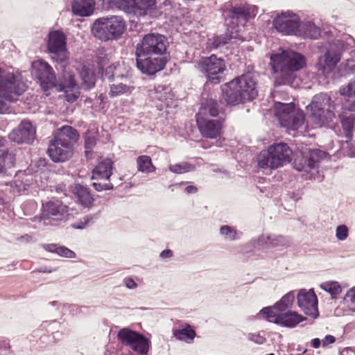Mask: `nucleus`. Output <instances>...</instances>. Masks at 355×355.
<instances>
[{
	"mask_svg": "<svg viewBox=\"0 0 355 355\" xmlns=\"http://www.w3.org/2000/svg\"><path fill=\"white\" fill-rule=\"evenodd\" d=\"M168 46L165 35L157 33L145 34L135 48L137 69L149 76L163 70L167 62Z\"/></svg>",
	"mask_w": 355,
	"mask_h": 355,
	"instance_id": "obj_1",
	"label": "nucleus"
},
{
	"mask_svg": "<svg viewBox=\"0 0 355 355\" xmlns=\"http://www.w3.org/2000/svg\"><path fill=\"white\" fill-rule=\"evenodd\" d=\"M258 75L248 72L221 87L223 97L227 104L235 105L254 99L258 95Z\"/></svg>",
	"mask_w": 355,
	"mask_h": 355,
	"instance_id": "obj_2",
	"label": "nucleus"
},
{
	"mask_svg": "<svg viewBox=\"0 0 355 355\" xmlns=\"http://www.w3.org/2000/svg\"><path fill=\"white\" fill-rule=\"evenodd\" d=\"M270 66L277 76V85H286L293 79L294 73L306 66V58L295 51L282 50L270 55Z\"/></svg>",
	"mask_w": 355,
	"mask_h": 355,
	"instance_id": "obj_3",
	"label": "nucleus"
},
{
	"mask_svg": "<svg viewBox=\"0 0 355 355\" xmlns=\"http://www.w3.org/2000/svg\"><path fill=\"white\" fill-rule=\"evenodd\" d=\"M79 139L76 129L70 125L58 128L53 137L49 141L47 153L51 159L55 162H64L73 154L74 145Z\"/></svg>",
	"mask_w": 355,
	"mask_h": 355,
	"instance_id": "obj_4",
	"label": "nucleus"
},
{
	"mask_svg": "<svg viewBox=\"0 0 355 355\" xmlns=\"http://www.w3.org/2000/svg\"><path fill=\"white\" fill-rule=\"evenodd\" d=\"M21 72L12 66L0 64V114L8 110L6 102L14 103L22 95Z\"/></svg>",
	"mask_w": 355,
	"mask_h": 355,
	"instance_id": "obj_5",
	"label": "nucleus"
},
{
	"mask_svg": "<svg viewBox=\"0 0 355 355\" xmlns=\"http://www.w3.org/2000/svg\"><path fill=\"white\" fill-rule=\"evenodd\" d=\"M354 46V39L346 33L328 42L325 53L319 58L316 64L317 69L324 74L330 73L340 62L343 52Z\"/></svg>",
	"mask_w": 355,
	"mask_h": 355,
	"instance_id": "obj_6",
	"label": "nucleus"
},
{
	"mask_svg": "<svg viewBox=\"0 0 355 355\" xmlns=\"http://www.w3.org/2000/svg\"><path fill=\"white\" fill-rule=\"evenodd\" d=\"M126 28L125 20L118 15L97 18L91 26L92 34L101 42L117 40Z\"/></svg>",
	"mask_w": 355,
	"mask_h": 355,
	"instance_id": "obj_7",
	"label": "nucleus"
},
{
	"mask_svg": "<svg viewBox=\"0 0 355 355\" xmlns=\"http://www.w3.org/2000/svg\"><path fill=\"white\" fill-rule=\"evenodd\" d=\"M311 112V118L320 126L333 127L336 115V104L326 93H320L313 96L311 103L306 107Z\"/></svg>",
	"mask_w": 355,
	"mask_h": 355,
	"instance_id": "obj_8",
	"label": "nucleus"
},
{
	"mask_svg": "<svg viewBox=\"0 0 355 355\" xmlns=\"http://www.w3.org/2000/svg\"><path fill=\"white\" fill-rule=\"evenodd\" d=\"M68 216V207L58 200H51L42 203V216L24 220V225L31 226V221L35 223L33 228L38 227L42 222L44 225L57 226L62 221H65Z\"/></svg>",
	"mask_w": 355,
	"mask_h": 355,
	"instance_id": "obj_9",
	"label": "nucleus"
},
{
	"mask_svg": "<svg viewBox=\"0 0 355 355\" xmlns=\"http://www.w3.org/2000/svg\"><path fill=\"white\" fill-rule=\"evenodd\" d=\"M257 9L256 6L248 3L230 6L227 13L230 19L227 27L231 29V37L241 41L244 40L241 32L248 20L256 16Z\"/></svg>",
	"mask_w": 355,
	"mask_h": 355,
	"instance_id": "obj_10",
	"label": "nucleus"
},
{
	"mask_svg": "<svg viewBox=\"0 0 355 355\" xmlns=\"http://www.w3.org/2000/svg\"><path fill=\"white\" fill-rule=\"evenodd\" d=\"M291 150L286 144L280 143L263 150L257 156L258 166L261 168H277L284 162L291 161Z\"/></svg>",
	"mask_w": 355,
	"mask_h": 355,
	"instance_id": "obj_11",
	"label": "nucleus"
},
{
	"mask_svg": "<svg viewBox=\"0 0 355 355\" xmlns=\"http://www.w3.org/2000/svg\"><path fill=\"white\" fill-rule=\"evenodd\" d=\"M274 111L281 125L288 130H297L304 125L305 119L304 112L297 108L293 103L275 102Z\"/></svg>",
	"mask_w": 355,
	"mask_h": 355,
	"instance_id": "obj_12",
	"label": "nucleus"
},
{
	"mask_svg": "<svg viewBox=\"0 0 355 355\" xmlns=\"http://www.w3.org/2000/svg\"><path fill=\"white\" fill-rule=\"evenodd\" d=\"M195 67L209 81L215 84L220 83L219 75L226 69L224 59L218 58L214 54L200 58L196 62Z\"/></svg>",
	"mask_w": 355,
	"mask_h": 355,
	"instance_id": "obj_13",
	"label": "nucleus"
},
{
	"mask_svg": "<svg viewBox=\"0 0 355 355\" xmlns=\"http://www.w3.org/2000/svg\"><path fill=\"white\" fill-rule=\"evenodd\" d=\"M258 315H261L263 318L270 322L288 328H293L301 322L306 320V317L295 311L290 310L284 313H276L270 306L263 308Z\"/></svg>",
	"mask_w": 355,
	"mask_h": 355,
	"instance_id": "obj_14",
	"label": "nucleus"
},
{
	"mask_svg": "<svg viewBox=\"0 0 355 355\" xmlns=\"http://www.w3.org/2000/svg\"><path fill=\"white\" fill-rule=\"evenodd\" d=\"M47 50L51 59L64 65L68 60L67 36L61 31L49 33L47 41Z\"/></svg>",
	"mask_w": 355,
	"mask_h": 355,
	"instance_id": "obj_15",
	"label": "nucleus"
},
{
	"mask_svg": "<svg viewBox=\"0 0 355 355\" xmlns=\"http://www.w3.org/2000/svg\"><path fill=\"white\" fill-rule=\"evenodd\" d=\"M121 343L130 347L133 351L141 355L146 354L150 347V340L142 334L128 328L121 329L117 334Z\"/></svg>",
	"mask_w": 355,
	"mask_h": 355,
	"instance_id": "obj_16",
	"label": "nucleus"
},
{
	"mask_svg": "<svg viewBox=\"0 0 355 355\" xmlns=\"http://www.w3.org/2000/svg\"><path fill=\"white\" fill-rule=\"evenodd\" d=\"M31 74L37 80L44 92H47L55 85V73L52 67L43 60H37L32 62Z\"/></svg>",
	"mask_w": 355,
	"mask_h": 355,
	"instance_id": "obj_17",
	"label": "nucleus"
},
{
	"mask_svg": "<svg viewBox=\"0 0 355 355\" xmlns=\"http://www.w3.org/2000/svg\"><path fill=\"white\" fill-rule=\"evenodd\" d=\"M300 22L299 16L291 10L277 13L272 21L275 29L285 35H295Z\"/></svg>",
	"mask_w": 355,
	"mask_h": 355,
	"instance_id": "obj_18",
	"label": "nucleus"
},
{
	"mask_svg": "<svg viewBox=\"0 0 355 355\" xmlns=\"http://www.w3.org/2000/svg\"><path fill=\"white\" fill-rule=\"evenodd\" d=\"M325 156L326 153L323 150L306 148L302 152V158L295 160V168L299 171L306 172L318 168V163Z\"/></svg>",
	"mask_w": 355,
	"mask_h": 355,
	"instance_id": "obj_19",
	"label": "nucleus"
},
{
	"mask_svg": "<svg viewBox=\"0 0 355 355\" xmlns=\"http://www.w3.org/2000/svg\"><path fill=\"white\" fill-rule=\"evenodd\" d=\"M297 305L307 315L316 318L319 315L318 297L314 291L301 289L297 296Z\"/></svg>",
	"mask_w": 355,
	"mask_h": 355,
	"instance_id": "obj_20",
	"label": "nucleus"
},
{
	"mask_svg": "<svg viewBox=\"0 0 355 355\" xmlns=\"http://www.w3.org/2000/svg\"><path fill=\"white\" fill-rule=\"evenodd\" d=\"M248 245L257 248L286 247L289 245V240L282 235L262 234L258 238L252 239Z\"/></svg>",
	"mask_w": 355,
	"mask_h": 355,
	"instance_id": "obj_21",
	"label": "nucleus"
},
{
	"mask_svg": "<svg viewBox=\"0 0 355 355\" xmlns=\"http://www.w3.org/2000/svg\"><path fill=\"white\" fill-rule=\"evenodd\" d=\"M155 6V0H120L119 7L128 14L138 17L146 15Z\"/></svg>",
	"mask_w": 355,
	"mask_h": 355,
	"instance_id": "obj_22",
	"label": "nucleus"
},
{
	"mask_svg": "<svg viewBox=\"0 0 355 355\" xmlns=\"http://www.w3.org/2000/svg\"><path fill=\"white\" fill-rule=\"evenodd\" d=\"M149 96L153 101H157L156 106L159 110H164L173 105V94L168 86L158 85L149 90Z\"/></svg>",
	"mask_w": 355,
	"mask_h": 355,
	"instance_id": "obj_23",
	"label": "nucleus"
},
{
	"mask_svg": "<svg viewBox=\"0 0 355 355\" xmlns=\"http://www.w3.org/2000/svg\"><path fill=\"white\" fill-rule=\"evenodd\" d=\"M339 118L345 134V137L346 138L345 143L342 146L343 150H345V146L346 145L347 147H349V141L353 137V132L354 130L355 125V114L351 113L349 115H347L346 114L341 113L339 114ZM344 154L351 157L355 156L354 150L351 147L348 151H344Z\"/></svg>",
	"mask_w": 355,
	"mask_h": 355,
	"instance_id": "obj_24",
	"label": "nucleus"
},
{
	"mask_svg": "<svg viewBox=\"0 0 355 355\" xmlns=\"http://www.w3.org/2000/svg\"><path fill=\"white\" fill-rule=\"evenodd\" d=\"M198 127L201 135L207 138L216 139L221 134L222 121L217 119H196Z\"/></svg>",
	"mask_w": 355,
	"mask_h": 355,
	"instance_id": "obj_25",
	"label": "nucleus"
},
{
	"mask_svg": "<svg viewBox=\"0 0 355 355\" xmlns=\"http://www.w3.org/2000/svg\"><path fill=\"white\" fill-rule=\"evenodd\" d=\"M222 110L219 103L213 98L202 100L201 105L198 112L196 115V119L216 117L221 112Z\"/></svg>",
	"mask_w": 355,
	"mask_h": 355,
	"instance_id": "obj_26",
	"label": "nucleus"
},
{
	"mask_svg": "<svg viewBox=\"0 0 355 355\" xmlns=\"http://www.w3.org/2000/svg\"><path fill=\"white\" fill-rule=\"evenodd\" d=\"M95 0H73L71 10L74 15L85 17L91 16L95 9Z\"/></svg>",
	"mask_w": 355,
	"mask_h": 355,
	"instance_id": "obj_27",
	"label": "nucleus"
},
{
	"mask_svg": "<svg viewBox=\"0 0 355 355\" xmlns=\"http://www.w3.org/2000/svg\"><path fill=\"white\" fill-rule=\"evenodd\" d=\"M113 162L109 158L104 159L93 170L92 179L109 180L112 174Z\"/></svg>",
	"mask_w": 355,
	"mask_h": 355,
	"instance_id": "obj_28",
	"label": "nucleus"
},
{
	"mask_svg": "<svg viewBox=\"0 0 355 355\" xmlns=\"http://www.w3.org/2000/svg\"><path fill=\"white\" fill-rule=\"evenodd\" d=\"M61 324L56 320L53 321H45L44 322L40 329L33 331V334L28 338L30 342L35 341V339L39 338L40 336H42V332L45 330L49 334L53 335V338H55V334H60V328Z\"/></svg>",
	"mask_w": 355,
	"mask_h": 355,
	"instance_id": "obj_29",
	"label": "nucleus"
},
{
	"mask_svg": "<svg viewBox=\"0 0 355 355\" xmlns=\"http://www.w3.org/2000/svg\"><path fill=\"white\" fill-rule=\"evenodd\" d=\"M320 35V28L310 21L300 22L295 36L307 39H317Z\"/></svg>",
	"mask_w": 355,
	"mask_h": 355,
	"instance_id": "obj_30",
	"label": "nucleus"
},
{
	"mask_svg": "<svg viewBox=\"0 0 355 355\" xmlns=\"http://www.w3.org/2000/svg\"><path fill=\"white\" fill-rule=\"evenodd\" d=\"M73 193L78 202L84 207H89L94 202V198L90 193L89 188L81 184H76L73 188Z\"/></svg>",
	"mask_w": 355,
	"mask_h": 355,
	"instance_id": "obj_31",
	"label": "nucleus"
},
{
	"mask_svg": "<svg viewBox=\"0 0 355 355\" xmlns=\"http://www.w3.org/2000/svg\"><path fill=\"white\" fill-rule=\"evenodd\" d=\"M295 299L294 291H290L284 295L273 306H270L271 309L276 313H284L290 311L292 308Z\"/></svg>",
	"mask_w": 355,
	"mask_h": 355,
	"instance_id": "obj_32",
	"label": "nucleus"
},
{
	"mask_svg": "<svg viewBox=\"0 0 355 355\" xmlns=\"http://www.w3.org/2000/svg\"><path fill=\"white\" fill-rule=\"evenodd\" d=\"M15 155L5 149H0V176L4 175L7 169L14 166Z\"/></svg>",
	"mask_w": 355,
	"mask_h": 355,
	"instance_id": "obj_33",
	"label": "nucleus"
},
{
	"mask_svg": "<svg viewBox=\"0 0 355 355\" xmlns=\"http://www.w3.org/2000/svg\"><path fill=\"white\" fill-rule=\"evenodd\" d=\"M173 334L176 339L187 343H190L196 337L195 331L188 324H185L180 329H173Z\"/></svg>",
	"mask_w": 355,
	"mask_h": 355,
	"instance_id": "obj_34",
	"label": "nucleus"
},
{
	"mask_svg": "<svg viewBox=\"0 0 355 355\" xmlns=\"http://www.w3.org/2000/svg\"><path fill=\"white\" fill-rule=\"evenodd\" d=\"M219 234L225 240L229 241L239 240L243 234L236 227L228 225H221L219 229Z\"/></svg>",
	"mask_w": 355,
	"mask_h": 355,
	"instance_id": "obj_35",
	"label": "nucleus"
},
{
	"mask_svg": "<svg viewBox=\"0 0 355 355\" xmlns=\"http://www.w3.org/2000/svg\"><path fill=\"white\" fill-rule=\"evenodd\" d=\"M43 248L50 252H55L60 257L74 258L76 253L65 246H58L56 244H44Z\"/></svg>",
	"mask_w": 355,
	"mask_h": 355,
	"instance_id": "obj_36",
	"label": "nucleus"
},
{
	"mask_svg": "<svg viewBox=\"0 0 355 355\" xmlns=\"http://www.w3.org/2000/svg\"><path fill=\"white\" fill-rule=\"evenodd\" d=\"M82 80L80 87L89 90L95 85L96 77L94 73L87 68H83L80 73Z\"/></svg>",
	"mask_w": 355,
	"mask_h": 355,
	"instance_id": "obj_37",
	"label": "nucleus"
},
{
	"mask_svg": "<svg viewBox=\"0 0 355 355\" xmlns=\"http://www.w3.org/2000/svg\"><path fill=\"white\" fill-rule=\"evenodd\" d=\"M228 34L214 36L208 40V45L210 48L216 49L226 44L231 39H236L231 37V29L227 27Z\"/></svg>",
	"mask_w": 355,
	"mask_h": 355,
	"instance_id": "obj_38",
	"label": "nucleus"
},
{
	"mask_svg": "<svg viewBox=\"0 0 355 355\" xmlns=\"http://www.w3.org/2000/svg\"><path fill=\"white\" fill-rule=\"evenodd\" d=\"M36 138V128L30 121L24 119V143L32 144Z\"/></svg>",
	"mask_w": 355,
	"mask_h": 355,
	"instance_id": "obj_39",
	"label": "nucleus"
},
{
	"mask_svg": "<svg viewBox=\"0 0 355 355\" xmlns=\"http://www.w3.org/2000/svg\"><path fill=\"white\" fill-rule=\"evenodd\" d=\"M137 164L138 171L143 173H150L155 169L151 158L147 155L139 156L137 159Z\"/></svg>",
	"mask_w": 355,
	"mask_h": 355,
	"instance_id": "obj_40",
	"label": "nucleus"
},
{
	"mask_svg": "<svg viewBox=\"0 0 355 355\" xmlns=\"http://www.w3.org/2000/svg\"><path fill=\"white\" fill-rule=\"evenodd\" d=\"M171 172L175 174H182L193 171L195 169V166L187 162H182L175 164H171L168 166Z\"/></svg>",
	"mask_w": 355,
	"mask_h": 355,
	"instance_id": "obj_41",
	"label": "nucleus"
},
{
	"mask_svg": "<svg viewBox=\"0 0 355 355\" xmlns=\"http://www.w3.org/2000/svg\"><path fill=\"white\" fill-rule=\"evenodd\" d=\"M320 288L332 296L337 295L342 291V288L339 283L334 281L323 282L320 284Z\"/></svg>",
	"mask_w": 355,
	"mask_h": 355,
	"instance_id": "obj_42",
	"label": "nucleus"
},
{
	"mask_svg": "<svg viewBox=\"0 0 355 355\" xmlns=\"http://www.w3.org/2000/svg\"><path fill=\"white\" fill-rule=\"evenodd\" d=\"M131 88V87L122 83H114L110 86V94L112 97H114L125 93H130Z\"/></svg>",
	"mask_w": 355,
	"mask_h": 355,
	"instance_id": "obj_43",
	"label": "nucleus"
},
{
	"mask_svg": "<svg viewBox=\"0 0 355 355\" xmlns=\"http://www.w3.org/2000/svg\"><path fill=\"white\" fill-rule=\"evenodd\" d=\"M60 91H68L78 89V84L75 80L74 78L71 75H69L64 78V80L60 84Z\"/></svg>",
	"mask_w": 355,
	"mask_h": 355,
	"instance_id": "obj_44",
	"label": "nucleus"
},
{
	"mask_svg": "<svg viewBox=\"0 0 355 355\" xmlns=\"http://www.w3.org/2000/svg\"><path fill=\"white\" fill-rule=\"evenodd\" d=\"M11 141L21 144L22 143V121L19 123L18 126L13 129L8 135Z\"/></svg>",
	"mask_w": 355,
	"mask_h": 355,
	"instance_id": "obj_45",
	"label": "nucleus"
},
{
	"mask_svg": "<svg viewBox=\"0 0 355 355\" xmlns=\"http://www.w3.org/2000/svg\"><path fill=\"white\" fill-rule=\"evenodd\" d=\"M339 92L340 95L344 96H347L349 98L355 96V79L354 80L350 81L347 85L342 86Z\"/></svg>",
	"mask_w": 355,
	"mask_h": 355,
	"instance_id": "obj_46",
	"label": "nucleus"
},
{
	"mask_svg": "<svg viewBox=\"0 0 355 355\" xmlns=\"http://www.w3.org/2000/svg\"><path fill=\"white\" fill-rule=\"evenodd\" d=\"M344 303L351 309L355 311V286L345 294Z\"/></svg>",
	"mask_w": 355,
	"mask_h": 355,
	"instance_id": "obj_47",
	"label": "nucleus"
},
{
	"mask_svg": "<svg viewBox=\"0 0 355 355\" xmlns=\"http://www.w3.org/2000/svg\"><path fill=\"white\" fill-rule=\"evenodd\" d=\"M55 338L53 337V335L50 334H43L42 336H40L38 340H36V342L38 343V347L40 348L44 347L43 344L44 343H50L53 340H60L62 336V333L60 331L59 334H55Z\"/></svg>",
	"mask_w": 355,
	"mask_h": 355,
	"instance_id": "obj_48",
	"label": "nucleus"
},
{
	"mask_svg": "<svg viewBox=\"0 0 355 355\" xmlns=\"http://www.w3.org/2000/svg\"><path fill=\"white\" fill-rule=\"evenodd\" d=\"M94 216L87 215L85 216L83 219L75 222L71 225V227L76 230H83L85 229L89 223H93Z\"/></svg>",
	"mask_w": 355,
	"mask_h": 355,
	"instance_id": "obj_49",
	"label": "nucleus"
},
{
	"mask_svg": "<svg viewBox=\"0 0 355 355\" xmlns=\"http://www.w3.org/2000/svg\"><path fill=\"white\" fill-rule=\"evenodd\" d=\"M336 236L339 241H344L348 236V228L345 225H340L336 227Z\"/></svg>",
	"mask_w": 355,
	"mask_h": 355,
	"instance_id": "obj_50",
	"label": "nucleus"
},
{
	"mask_svg": "<svg viewBox=\"0 0 355 355\" xmlns=\"http://www.w3.org/2000/svg\"><path fill=\"white\" fill-rule=\"evenodd\" d=\"M96 144V139L94 136L89 135L85 139V154L87 156Z\"/></svg>",
	"mask_w": 355,
	"mask_h": 355,
	"instance_id": "obj_51",
	"label": "nucleus"
},
{
	"mask_svg": "<svg viewBox=\"0 0 355 355\" xmlns=\"http://www.w3.org/2000/svg\"><path fill=\"white\" fill-rule=\"evenodd\" d=\"M341 108L343 110V114H345V112H353L355 110V101L351 98L345 99L342 102Z\"/></svg>",
	"mask_w": 355,
	"mask_h": 355,
	"instance_id": "obj_52",
	"label": "nucleus"
},
{
	"mask_svg": "<svg viewBox=\"0 0 355 355\" xmlns=\"http://www.w3.org/2000/svg\"><path fill=\"white\" fill-rule=\"evenodd\" d=\"M115 67L113 64L106 67L102 71V78L103 80H107L109 82L114 81V70Z\"/></svg>",
	"mask_w": 355,
	"mask_h": 355,
	"instance_id": "obj_53",
	"label": "nucleus"
},
{
	"mask_svg": "<svg viewBox=\"0 0 355 355\" xmlns=\"http://www.w3.org/2000/svg\"><path fill=\"white\" fill-rule=\"evenodd\" d=\"M10 347L9 340L5 337H0V355L8 354Z\"/></svg>",
	"mask_w": 355,
	"mask_h": 355,
	"instance_id": "obj_54",
	"label": "nucleus"
},
{
	"mask_svg": "<svg viewBox=\"0 0 355 355\" xmlns=\"http://www.w3.org/2000/svg\"><path fill=\"white\" fill-rule=\"evenodd\" d=\"M247 338L249 340L258 345H262L266 341V339L260 334L249 333Z\"/></svg>",
	"mask_w": 355,
	"mask_h": 355,
	"instance_id": "obj_55",
	"label": "nucleus"
},
{
	"mask_svg": "<svg viewBox=\"0 0 355 355\" xmlns=\"http://www.w3.org/2000/svg\"><path fill=\"white\" fill-rule=\"evenodd\" d=\"M37 209V205L34 200H28L26 204V208H24V215H30L34 213Z\"/></svg>",
	"mask_w": 355,
	"mask_h": 355,
	"instance_id": "obj_56",
	"label": "nucleus"
},
{
	"mask_svg": "<svg viewBox=\"0 0 355 355\" xmlns=\"http://www.w3.org/2000/svg\"><path fill=\"white\" fill-rule=\"evenodd\" d=\"M63 92L65 93L66 101L69 103L75 102L79 96L78 89H75L70 92H68L67 90Z\"/></svg>",
	"mask_w": 355,
	"mask_h": 355,
	"instance_id": "obj_57",
	"label": "nucleus"
},
{
	"mask_svg": "<svg viewBox=\"0 0 355 355\" xmlns=\"http://www.w3.org/2000/svg\"><path fill=\"white\" fill-rule=\"evenodd\" d=\"M92 186L97 191H101L103 190H110L114 188L113 184L110 182H108V183L93 182Z\"/></svg>",
	"mask_w": 355,
	"mask_h": 355,
	"instance_id": "obj_58",
	"label": "nucleus"
},
{
	"mask_svg": "<svg viewBox=\"0 0 355 355\" xmlns=\"http://www.w3.org/2000/svg\"><path fill=\"white\" fill-rule=\"evenodd\" d=\"M123 283L128 289H135L138 286L137 283L131 277H125L123 280Z\"/></svg>",
	"mask_w": 355,
	"mask_h": 355,
	"instance_id": "obj_59",
	"label": "nucleus"
},
{
	"mask_svg": "<svg viewBox=\"0 0 355 355\" xmlns=\"http://www.w3.org/2000/svg\"><path fill=\"white\" fill-rule=\"evenodd\" d=\"M113 66L115 67V69L114 70V80H116L117 79H122L125 76L121 72V67L119 63L116 62L113 64Z\"/></svg>",
	"mask_w": 355,
	"mask_h": 355,
	"instance_id": "obj_60",
	"label": "nucleus"
},
{
	"mask_svg": "<svg viewBox=\"0 0 355 355\" xmlns=\"http://www.w3.org/2000/svg\"><path fill=\"white\" fill-rule=\"evenodd\" d=\"M346 68V73H355V60L352 59H347L345 64Z\"/></svg>",
	"mask_w": 355,
	"mask_h": 355,
	"instance_id": "obj_61",
	"label": "nucleus"
},
{
	"mask_svg": "<svg viewBox=\"0 0 355 355\" xmlns=\"http://www.w3.org/2000/svg\"><path fill=\"white\" fill-rule=\"evenodd\" d=\"M47 164V160L45 158H38L34 161H32L31 166L35 165V166L40 168L44 167Z\"/></svg>",
	"mask_w": 355,
	"mask_h": 355,
	"instance_id": "obj_62",
	"label": "nucleus"
},
{
	"mask_svg": "<svg viewBox=\"0 0 355 355\" xmlns=\"http://www.w3.org/2000/svg\"><path fill=\"white\" fill-rule=\"evenodd\" d=\"M336 338L334 336L327 335L324 337V338L322 340L323 347L328 345L329 344H332L335 343Z\"/></svg>",
	"mask_w": 355,
	"mask_h": 355,
	"instance_id": "obj_63",
	"label": "nucleus"
},
{
	"mask_svg": "<svg viewBox=\"0 0 355 355\" xmlns=\"http://www.w3.org/2000/svg\"><path fill=\"white\" fill-rule=\"evenodd\" d=\"M340 355H355V348L345 347L340 351Z\"/></svg>",
	"mask_w": 355,
	"mask_h": 355,
	"instance_id": "obj_64",
	"label": "nucleus"
}]
</instances>
